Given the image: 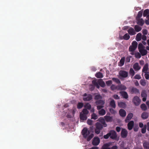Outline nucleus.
I'll return each instance as SVG.
<instances>
[{
  "mask_svg": "<svg viewBox=\"0 0 149 149\" xmlns=\"http://www.w3.org/2000/svg\"><path fill=\"white\" fill-rule=\"evenodd\" d=\"M95 103L97 105V108L98 110H99L104 107V102L102 100H97Z\"/></svg>",
  "mask_w": 149,
  "mask_h": 149,
  "instance_id": "3",
  "label": "nucleus"
},
{
  "mask_svg": "<svg viewBox=\"0 0 149 149\" xmlns=\"http://www.w3.org/2000/svg\"><path fill=\"white\" fill-rule=\"evenodd\" d=\"M113 97L116 100H118L120 98V97L117 95H114L113 96Z\"/></svg>",
  "mask_w": 149,
  "mask_h": 149,
  "instance_id": "61",
  "label": "nucleus"
},
{
  "mask_svg": "<svg viewBox=\"0 0 149 149\" xmlns=\"http://www.w3.org/2000/svg\"><path fill=\"white\" fill-rule=\"evenodd\" d=\"M142 14L143 11H142V10H141L139 11L136 16V19L140 18L142 16Z\"/></svg>",
  "mask_w": 149,
  "mask_h": 149,
  "instance_id": "38",
  "label": "nucleus"
},
{
  "mask_svg": "<svg viewBox=\"0 0 149 149\" xmlns=\"http://www.w3.org/2000/svg\"><path fill=\"white\" fill-rule=\"evenodd\" d=\"M134 123L133 121L131 120L130 121L127 125L128 129L130 130H132L134 126Z\"/></svg>",
  "mask_w": 149,
  "mask_h": 149,
  "instance_id": "10",
  "label": "nucleus"
},
{
  "mask_svg": "<svg viewBox=\"0 0 149 149\" xmlns=\"http://www.w3.org/2000/svg\"><path fill=\"white\" fill-rule=\"evenodd\" d=\"M91 119L96 120L98 116L95 113H93L91 115Z\"/></svg>",
  "mask_w": 149,
  "mask_h": 149,
  "instance_id": "43",
  "label": "nucleus"
},
{
  "mask_svg": "<svg viewBox=\"0 0 149 149\" xmlns=\"http://www.w3.org/2000/svg\"><path fill=\"white\" fill-rule=\"evenodd\" d=\"M143 146L145 149H149V142H144L143 143Z\"/></svg>",
  "mask_w": 149,
  "mask_h": 149,
  "instance_id": "26",
  "label": "nucleus"
},
{
  "mask_svg": "<svg viewBox=\"0 0 149 149\" xmlns=\"http://www.w3.org/2000/svg\"><path fill=\"white\" fill-rule=\"evenodd\" d=\"M118 90H125L126 89V87L124 85L120 84L118 85Z\"/></svg>",
  "mask_w": 149,
  "mask_h": 149,
  "instance_id": "19",
  "label": "nucleus"
},
{
  "mask_svg": "<svg viewBox=\"0 0 149 149\" xmlns=\"http://www.w3.org/2000/svg\"><path fill=\"white\" fill-rule=\"evenodd\" d=\"M136 49V48L134 47H133L132 46H130L129 47V51L133 52H134Z\"/></svg>",
  "mask_w": 149,
  "mask_h": 149,
  "instance_id": "51",
  "label": "nucleus"
},
{
  "mask_svg": "<svg viewBox=\"0 0 149 149\" xmlns=\"http://www.w3.org/2000/svg\"><path fill=\"white\" fill-rule=\"evenodd\" d=\"M120 115L122 117H125L126 114V111L123 109H120L119 111Z\"/></svg>",
  "mask_w": 149,
  "mask_h": 149,
  "instance_id": "12",
  "label": "nucleus"
},
{
  "mask_svg": "<svg viewBox=\"0 0 149 149\" xmlns=\"http://www.w3.org/2000/svg\"><path fill=\"white\" fill-rule=\"evenodd\" d=\"M149 113L146 112H143L141 114V117L143 119H146L148 118L149 116Z\"/></svg>",
  "mask_w": 149,
  "mask_h": 149,
  "instance_id": "20",
  "label": "nucleus"
},
{
  "mask_svg": "<svg viewBox=\"0 0 149 149\" xmlns=\"http://www.w3.org/2000/svg\"><path fill=\"white\" fill-rule=\"evenodd\" d=\"M125 61V57H123L120 60V61L119 63V66H123L124 64Z\"/></svg>",
  "mask_w": 149,
  "mask_h": 149,
  "instance_id": "30",
  "label": "nucleus"
},
{
  "mask_svg": "<svg viewBox=\"0 0 149 149\" xmlns=\"http://www.w3.org/2000/svg\"><path fill=\"white\" fill-rule=\"evenodd\" d=\"M129 73L132 77L135 74V72L132 68H130L129 71Z\"/></svg>",
  "mask_w": 149,
  "mask_h": 149,
  "instance_id": "41",
  "label": "nucleus"
},
{
  "mask_svg": "<svg viewBox=\"0 0 149 149\" xmlns=\"http://www.w3.org/2000/svg\"><path fill=\"white\" fill-rule=\"evenodd\" d=\"M149 14V9H146L144 10L143 13V16L144 17L147 16Z\"/></svg>",
  "mask_w": 149,
  "mask_h": 149,
  "instance_id": "39",
  "label": "nucleus"
},
{
  "mask_svg": "<svg viewBox=\"0 0 149 149\" xmlns=\"http://www.w3.org/2000/svg\"><path fill=\"white\" fill-rule=\"evenodd\" d=\"M101 130L99 129L96 128L95 129V132L96 134H98L100 133Z\"/></svg>",
  "mask_w": 149,
  "mask_h": 149,
  "instance_id": "56",
  "label": "nucleus"
},
{
  "mask_svg": "<svg viewBox=\"0 0 149 149\" xmlns=\"http://www.w3.org/2000/svg\"><path fill=\"white\" fill-rule=\"evenodd\" d=\"M109 105L110 107L113 108H115L116 107V105L115 101L114 100L112 99L110 102Z\"/></svg>",
  "mask_w": 149,
  "mask_h": 149,
  "instance_id": "23",
  "label": "nucleus"
},
{
  "mask_svg": "<svg viewBox=\"0 0 149 149\" xmlns=\"http://www.w3.org/2000/svg\"><path fill=\"white\" fill-rule=\"evenodd\" d=\"M98 110L99 111L98 113L100 115L103 116L105 115L106 114V111L104 109H103L102 108L101 109Z\"/></svg>",
  "mask_w": 149,
  "mask_h": 149,
  "instance_id": "25",
  "label": "nucleus"
},
{
  "mask_svg": "<svg viewBox=\"0 0 149 149\" xmlns=\"http://www.w3.org/2000/svg\"><path fill=\"white\" fill-rule=\"evenodd\" d=\"M119 74L120 76L123 78H126L128 75L127 72L124 70H120L119 72Z\"/></svg>",
  "mask_w": 149,
  "mask_h": 149,
  "instance_id": "8",
  "label": "nucleus"
},
{
  "mask_svg": "<svg viewBox=\"0 0 149 149\" xmlns=\"http://www.w3.org/2000/svg\"><path fill=\"white\" fill-rule=\"evenodd\" d=\"M110 112L112 114H115L116 113V111L112 108H110L109 109Z\"/></svg>",
  "mask_w": 149,
  "mask_h": 149,
  "instance_id": "54",
  "label": "nucleus"
},
{
  "mask_svg": "<svg viewBox=\"0 0 149 149\" xmlns=\"http://www.w3.org/2000/svg\"><path fill=\"white\" fill-rule=\"evenodd\" d=\"M88 111L86 109H84L80 114V118L82 120H86L87 118V114L88 113Z\"/></svg>",
  "mask_w": 149,
  "mask_h": 149,
  "instance_id": "2",
  "label": "nucleus"
},
{
  "mask_svg": "<svg viewBox=\"0 0 149 149\" xmlns=\"http://www.w3.org/2000/svg\"><path fill=\"white\" fill-rule=\"evenodd\" d=\"M141 108L143 111H146L147 110V107L145 104H142L141 105Z\"/></svg>",
  "mask_w": 149,
  "mask_h": 149,
  "instance_id": "37",
  "label": "nucleus"
},
{
  "mask_svg": "<svg viewBox=\"0 0 149 149\" xmlns=\"http://www.w3.org/2000/svg\"><path fill=\"white\" fill-rule=\"evenodd\" d=\"M130 38V36L129 34L127 33L125 34L123 36V38H121V39H124L126 40H128Z\"/></svg>",
  "mask_w": 149,
  "mask_h": 149,
  "instance_id": "34",
  "label": "nucleus"
},
{
  "mask_svg": "<svg viewBox=\"0 0 149 149\" xmlns=\"http://www.w3.org/2000/svg\"><path fill=\"white\" fill-rule=\"evenodd\" d=\"M92 99V95L90 94H88L87 95V96L86 97H84L83 98V100L84 101H88L91 100Z\"/></svg>",
  "mask_w": 149,
  "mask_h": 149,
  "instance_id": "13",
  "label": "nucleus"
},
{
  "mask_svg": "<svg viewBox=\"0 0 149 149\" xmlns=\"http://www.w3.org/2000/svg\"><path fill=\"white\" fill-rule=\"evenodd\" d=\"M136 19L137 21V24L141 26L143 25L145 22L143 20L142 18H139Z\"/></svg>",
  "mask_w": 149,
  "mask_h": 149,
  "instance_id": "17",
  "label": "nucleus"
},
{
  "mask_svg": "<svg viewBox=\"0 0 149 149\" xmlns=\"http://www.w3.org/2000/svg\"><path fill=\"white\" fill-rule=\"evenodd\" d=\"M142 39L144 41L146 40V37L145 35H143L141 36Z\"/></svg>",
  "mask_w": 149,
  "mask_h": 149,
  "instance_id": "63",
  "label": "nucleus"
},
{
  "mask_svg": "<svg viewBox=\"0 0 149 149\" xmlns=\"http://www.w3.org/2000/svg\"><path fill=\"white\" fill-rule=\"evenodd\" d=\"M133 68L135 71H138L141 68V67L139 66L138 63H136L133 66Z\"/></svg>",
  "mask_w": 149,
  "mask_h": 149,
  "instance_id": "18",
  "label": "nucleus"
},
{
  "mask_svg": "<svg viewBox=\"0 0 149 149\" xmlns=\"http://www.w3.org/2000/svg\"><path fill=\"white\" fill-rule=\"evenodd\" d=\"M131 93L138 94L139 93V91L138 89L134 87H132L131 89Z\"/></svg>",
  "mask_w": 149,
  "mask_h": 149,
  "instance_id": "21",
  "label": "nucleus"
},
{
  "mask_svg": "<svg viewBox=\"0 0 149 149\" xmlns=\"http://www.w3.org/2000/svg\"><path fill=\"white\" fill-rule=\"evenodd\" d=\"M127 31L129 34L131 36L134 35L136 34L135 30H134L133 28L132 27L129 29Z\"/></svg>",
  "mask_w": 149,
  "mask_h": 149,
  "instance_id": "16",
  "label": "nucleus"
},
{
  "mask_svg": "<svg viewBox=\"0 0 149 149\" xmlns=\"http://www.w3.org/2000/svg\"><path fill=\"white\" fill-rule=\"evenodd\" d=\"M110 133V138L112 139H116L117 137L116 132L114 130H111L109 132Z\"/></svg>",
  "mask_w": 149,
  "mask_h": 149,
  "instance_id": "5",
  "label": "nucleus"
},
{
  "mask_svg": "<svg viewBox=\"0 0 149 149\" xmlns=\"http://www.w3.org/2000/svg\"><path fill=\"white\" fill-rule=\"evenodd\" d=\"M93 121L90 119H88L87 120L88 124L89 125H93Z\"/></svg>",
  "mask_w": 149,
  "mask_h": 149,
  "instance_id": "53",
  "label": "nucleus"
},
{
  "mask_svg": "<svg viewBox=\"0 0 149 149\" xmlns=\"http://www.w3.org/2000/svg\"><path fill=\"white\" fill-rule=\"evenodd\" d=\"M92 83L94 86H96L97 88L99 89L100 88V85L98 83L97 81L96 80H93L92 81Z\"/></svg>",
  "mask_w": 149,
  "mask_h": 149,
  "instance_id": "32",
  "label": "nucleus"
},
{
  "mask_svg": "<svg viewBox=\"0 0 149 149\" xmlns=\"http://www.w3.org/2000/svg\"><path fill=\"white\" fill-rule=\"evenodd\" d=\"M142 33L144 35H147L148 33V31L146 29H143L142 30Z\"/></svg>",
  "mask_w": 149,
  "mask_h": 149,
  "instance_id": "60",
  "label": "nucleus"
},
{
  "mask_svg": "<svg viewBox=\"0 0 149 149\" xmlns=\"http://www.w3.org/2000/svg\"><path fill=\"white\" fill-rule=\"evenodd\" d=\"M139 127L138 126H136L134 128L133 130L135 132H137L138 130Z\"/></svg>",
  "mask_w": 149,
  "mask_h": 149,
  "instance_id": "62",
  "label": "nucleus"
},
{
  "mask_svg": "<svg viewBox=\"0 0 149 149\" xmlns=\"http://www.w3.org/2000/svg\"><path fill=\"white\" fill-rule=\"evenodd\" d=\"M91 105L88 103H86L84 105V107L90 110L91 108Z\"/></svg>",
  "mask_w": 149,
  "mask_h": 149,
  "instance_id": "40",
  "label": "nucleus"
},
{
  "mask_svg": "<svg viewBox=\"0 0 149 149\" xmlns=\"http://www.w3.org/2000/svg\"><path fill=\"white\" fill-rule=\"evenodd\" d=\"M81 133L84 137L85 139L87 138V140L88 141H89L94 136V134H91L89 135L90 132L86 127L84 128L82 131Z\"/></svg>",
  "mask_w": 149,
  "mask_h": 149,
  "instance_id": "1",
  "label": "nucleus"
},
{
  "mask_svg": "<svg viewBox=\"0 0 149 149\" xmlns=\"http://www.w3.org/2000/svg\"><path fill=\"white\" fill-rule=\"evenodd\" d=\"M109 137H110V133L109 132L104 136V138L106 139H108Z\"/></svg>",
  "mask_w": 149,
  "mask_h": 149,
  "instance_id": "55",
  "label": "nucleus"
},
{
  "mask_svg": "<svg viewBox=\"0 0 149 149\" xmlns=\"http://www.w3.org/2000/svg\"><path fill=\"white\" fill-rule=\"evenodd\" d=\"M95 77L97 78H102L103 77V76L102 74L100 72H99L95 74Z\"/></svg>",
  "mask_w": 149,
  "mask_h": 149,
  "instance_id": "36",
  "label": "nucleus"
},
{
  "mask_svg": "<svg viewBox=\"0 0 149 149\" xmlns=\"http://www.w3.org/2000/svg\"><path fill=\"white\" fill-rule=\"evenodd\" d=\"M139 51L142 56H144L146 55L147 54L148 52L147 51L144 49L140 50Z\"/></svg>",
  "mask_w": 149,
  "mask_h": 149,
  "instance_id": "24",
  "label": "nucleus"
},
{
  "mask_svg": "<svg viewBox=\"0 0 149 149\" xmlns=\"http://www.w3.org/2000/svg\"><path fill=\"white\" fill-rule=\"evenodd\" d=\"M96 128L102 130L103 128L102 125L100 123L97 122L96 123Z\"/></svg>",
  "mask_w": 149,
  "mask_h": 149,
  "instance_id": "33",
  "label": "nucleus"
},
{
  "mask_svg": "<svg viewBox=\"0 0 149 149\" xmlns=\"http://www.w3.org/2000/svg\"><path fill=\"white\" fill-rule=\"evenodd\" d=\"M133 114L132 113H129L127 115L126 119L125 120V122L127 123L133 117Z\"/></svg>",
  "mask_w": 149,
  "mask_h": 149,
  "instance_id": "11",
  "label": "nucleus"
},
{
  "mask_svg": "<svg viewBox=\"0 0 149 149\" xmlns=\"http://www.w3.org/2000/svg\"><path fill=\"white\" fill-rule=\"evenodd\" d=\"M110 114L109 113H107V115L104 116L105 120L107 122H111L113 121V117L107 115Z\"/></svg>",
  "mask_w": 149,
  "mask_h": 149,
  "instance_id": "9",
  "label": "nucleus"
},
{
  "mask_svg": "<svg viewBox=\"0 0 149 149\" xmlns=\"http://www.w3.org/2000/svg\"><path fill=\"white\" fill-rule=\"evenodd\" d=\"M98 82L99 85L102 87L104 88L105 86L104 82L101 79H99Z\"/></svg>",
  "mask_w": 149,
  "mask_h": 149,
  "instance_id": "22",
  "label": "nucleus"
},
{
  "mask_svg": "<svg viewBox=\"0 0 149 149\" xmlns=\"http://www.w3.org/2000/svg\"><path fill=\"white\" fill-rule=\"evenodd\" d=\"M138 49L139 51L144 49V46L143 45V44L141 43L139 44L138 45Z\"/></svg>",
  "mask_w": 149,
  "mask_h": 149,
  "instance_id": "45",
  "label": "nucleus"
},
{
  "mask_svg": "<svg viewBox=\"0 0 149 149\" xmlns=\"http://www.w3.org/2000/svg\"><path fill=\"white\" fill-rule=\"evenodd\" d=\"M141 100L137 96H135L132 99V102L136 106L139 105L141 103Z\"/></svg>",
  "mask_w": 149,
  "mask_h": 149,
  "instance_id": "4",
  "label": "nucleus"
},
{
  "mask_svg": "<svg viewBox=\"0 0 149 149\" xmlns=\"http://www.w3.org/2000/svg\"><path fill=\"white\" fill-rule=\"evenodd\" d=\"M140 84L141 85L143 86H144L146 85V83L145 82V81H144V80H141Z\"/></svg>",
  "mask_w": 149,
  "mask_h": 149,
  "instance_id": "58",
  "label": "nucleus"
},
{
  "mask_svg": "<svg viewBox=\"0 0 149 149\" xmlns=\"http://www.w3.org/2000/svg\"><path fill=\"white\" fill-rule=\"evenodd\" d=\"M105 120L104 118H103L102 117H100L99 118L98 120L100 122L102 125H103L104 127H106L107 126V124L106 123L105 121Z\"/></svg>",
  "mask_w": 149,
  "mask_h": 149,
  "instance_id": "15",
  "label": "nucleus"
},
{
  "mask_svg": "<svg viewBox=\"0 0 149 149\" xmlns=\"http://www.w3.org/2000/svg\"><path fill=\"white\" fill-rule=\"evenodd\" d=\"M146 125H144V127L141 130V132L142 133L144 134L146 132Z\"/></svg>",
  "mask_w": 149,
  "mask_h": 149,
  "instance_id": "46",
  "label": "nucleus"
},
{
  "mask_svg": "<svg viewBox=\"0 0 149 149\" xmlns=\"http://www.w3.org/2000/svg\"><path fill=\"white\" fill-rule=\"evenodd\" d=\"M148 63H146L142 69V72L145 73H146L148 69Z\"/></svg>",
  "mask_w": 149,
  "mask_h": 149,
  "instance_id": "27",
  "label": "nucleus"
},
{
  "mask_svg": "<svg viewBox=\"0 0 149 149\" xmlns=\"http://www.w3.org/2000/svg\"><path fill=\"white\" fill-rule=\"evenodd\" d=\"M118 105L120 108H125L126 107L125 103L123 102H118Z\"/></svg>",
  "mask_w": 149,
  "mask_h": 149,
  "instance_id": "29",
  "label": "nucleus"
},
{
  "mask_svg": "<svg viewBox=\"0 0 149 149\" xmlns=\"http://www.w3.org/2000/svg\"><path fill=\"white\" fill-rule=\"evenodd\" d=\"M110 145V143H106L104 144L102 147V149H111L109 148V146Z\"/></svg>",
  "mask_w": 149,
  "mask_h": 149,
  "instance_id": "28",
  "label": "nucleus"
},
{
  "mask_svg": "<svg viewBox=\"0 0 149 149\" xmlns=\"http://www.w3.org/2000/svg\"><path fill=\"white\" fill-rule=\"evenodd\" d=\"M132 44V45L131 46L133 47H134L136 48H137L138 43L136 41H133Z\"/></svg>",
  "mask_w": 149,
  "mask_h": 149,
  "instance_id": "47",
  "label": "nucleus"
},
{
  "mask_svg": "<svg viewBox=\"0 0 149 149\" xmlns=\"http://www.w3.org/2000/svg\"><path fill=\"white\" fill-rule=\"evenodd\" d=\"M102 98V96L100 94L96 95L95 96L94 99L95 100H98L99 99H101Z\"/></svg>",
  "mask_w": 149,
  "mask_h": 149,
  "instance_id": "48",
  "label": "nucleus"
},
{
  "mask_svg": "<svg viewBox=\"0 0 149 149\" xmlns=\"http://www.w3.org/2000/svg\"><path fill=\"white\" fill-rule=\"evenodd\" d=\"M106 83L107 86H109L112 84V81L111 80H109L106 82Z\"/></svg>",
  "mask_w": 149,
  "mask_h": 149,
  "instance_id": "57",
  "label": "nucleus"
},
{
  "mask_svg": "<svg viewBox=\"0 0 149 149\" xmlns=\"http://www.w3.org/2000/svg\"><path fill=\"white\" fill-rule=\"evenodd\" d=\"M84 106V104L82 102H79L77 105V108L78 109L81 108Z\"/></svg>",
  "mask_w": 149,
  "mask_h": 149,
  "instance_id": "44",
  "label": "nucleus"
},
{
  "mask_svg": "<svg viewBox=\"0 0 149 149\" xmlns=\"http://www.w3.org/2000/svg\"><path fill=\"white\" fill-rule=\"evenodd\" d=\"M120 93L123 98L127 99L128 98V94L126 91H121L120 92Z\"/></svg>",
  "mask_w": 149,
  "mask_h": 149,
  "instance_id": "14",
  "label": "nucleus"
},
{
  "mask_svg": "<svg viewBox=\"0 0 149 149\" xmlns=\"http://www.w3.org/2000/svg\"><path fill=\"white\" fill-rule=\"evenodd\" d=\"M134 28L135 29V32L136 31V32H139L142 29L138 25H135L134 26Z\"/></svg>",
  "mask_w": 149,
  "mask_h": 149,
  "instance_id": "35",
  "label": "nucleus"
},
{
  "mask_svg": "<svg viewBox=\"0 0 149 149\" xmlns=\"http://www.w3.org/2000/svg\"><path fill=\"white\" fill-rule=\"evenodd\" d=\"M142 34L141 33H138L136 36V40L137 41H140L141 39Z\"/></svg>",
  "mask_w": 149,
  "mask_h": 149,
  "instance_id": "31",
  "label": "nucleus"
},
{
  "mask_svg": "<svg viewBox=\"0 0 149 149\" xmlns=\"http://www.w3.org/2000/svg\"><path fill=\"white\" fill-rule=\"evenodd\" d=\"M112 80L117 84H119L121 83L120 80L118 78L113 77L112 78Z\"/></svg>",
  "mask_w": 149,
  "mask_h": 149,
  "instance_id": "42",
  "label": "nucleus"
},
{
  "mask_svg": "<svg viewBox=\"0 0 149 149\" xmlns=\"http://www.w3.org/2000/svg\"><path fill=\"white\" fill-rule=\"evenodd\" d=\"M128 134V132L125 129H122L121 133V137L123 138H125L127 137Z\"/></svg>",
  "mask_w": 149,
  "mask_h": 149,
  "instance_id": "6",
  "label": "nucleus"
},
{
  "mask_svg": "<svg viewBox=\"0 0 149 149\" xmlns=\"http://www.w3.org/2000/svg\"><path fill=\"white\" fill-rule=\"evenodd\" d=\"M118 86H116L115 85L112 84L111 87V89L112 90H118L117 88Z\"/></svg>",
  "mask_w": 149,
  "mask_h": 149,
  "instance_id": "49",
  "label": "nucleus"
},
{
  "mask_svg": "<svg viewBox=\"0 0 149 149\" xmlns=\"http://www.w3.org/2000/svg\"><path fill=\"white\" fill-rule=\"evenodd\" d=\"M141 96L142 97H147V95L146 93V92L144 91H142L141 93Z\"/></svg>",
  "mask_w": 149,
  "mask_h": 149,
  "instance_id": "52",
  "label": "nucleus"
},
{
  "mask_svg": "<svg viewBox=\"0 0 149 149\" xmlns=\"http://www.w3.org/2000/svg\"><path fill=\"white\" fill-rule=\"evenodd\" d=\"M145 76L146 79H148L149 78V74L146 73H145Z\"/></svg>",
  "mask_w": 149,
  "mask_h": 149,
  "instance_id": "64",
  "label": "nucleus"
},
{
  "mask_svg": "<svg viewBox=\"0 0 149 149\" xmlns=\"http://www.w3.org/2000/svg\"><path fill=\"white\" fill-rule=\"evenodd\" d=\"M134 78L135 79H139L141 78V77L139 74H136L134 77Z\"/></svg>",
  "mask_w": 149,
  "mask_h": 149,
  "instance_id": "59",
  "label": "nucleus"
},
{
  "mask_svg": "<svg viewBox=\"0 0 149 149\" xmlns=\"http://www.w3.org/2000/svg\"><path fill=\"white\" fill-rule=\"evenodd\" d=\"M100 143V140L98 137H95L93 140L92 144L93 146H96L98 145Z\"/></svg>",
  "mask_w": 149,
  "mask_h": 149,
  "instance_id": "7",
  "label": "nucleus"
},
{
  "mask_svg": "<svg viewBox=\"0 0 149 149\" xmlns=\"http://www.w3.org/2000/svg\"><path fill=\"white\" fill-rule=\"evenodd\" d=\"M135 57L136 58H139L141 57V55L140 53L138 52L135 53Z\"/></svg>",
  "mask_w": 149,
  "mask_h": 149,
  "instance_id": "50",
  "label": "nucleus"
}]
</instances>
